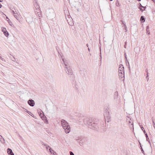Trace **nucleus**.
<instances>
[{
	"instance_id": "48",
	"label": "nucleus",
	"mask_w": 155,
	"mask_h": 155,
	"mask_svg": "<svg viewBox=\"0 0 155 155\" xmlns=\"http://www.w3.org/2000/svg\"><path fill=\"white\" fill-rule=\"evenodd\" d=\"M86 46H87V47H88V44H86Z\"/></svg>"
},
{
	"instance_id": "14",
	"label": "nucleus",
	"mask_w": 155,
	"mask_h": 155,
	"mask_svg": "<svg viewBox=\"0 0 155 155\" xmlns=\"http://www.w3.org/2000/svg\"><path fill=\"white\" fill-rule=\"evenodd\" d=\"M34 6L36 8V10H38V9H40V7L39 5H38L36 2L34 4Z\"/></svg>"
},
{
	"instance_id": "50",
	"label": "nucleus",
	"mask_w": 155,
	"mask_h": 155,
	"mask_svg": "<svg viewBox=\"0 0 155 155\" xmlns=\"http://www.w3.org/2000/svg\"><path fill=\"white\" fill-rule=\"evenodd\" d=\"M138 1H140L141 0H137Z\"/></svg>"
},
{
	"instance_id": "5",
	"label": "nucleus",
	"mask_w": 155,
	"mask_h": 155,
	"mask_svg": "<svg viewBox=\"0 0 155 155\" xmlns=\"http://www.w3.org/2000/svg\"><path fill=\"white\" fill-rule=\"evenodd\" d=\"M119 74H122V76H124V68L122 64H120L119 66L118 69Z\"/></svg>"
},
{
	"instance_id": "41",
	"label": "nucleus",
	"mask_w": 155,
	"mask_h": 155,
	"mask_svg": "<svg viewBox=\"0 0 155 155\" xmlns=\"http://www.w3.org/2000/svg\"><path fill=\"white\" fill-rule=\"evenodd\" d=\"M143 131L144 132V133L145 134V135H146V134H147V133H146V132L145 131V130H144Z\"/></svg>"
},
{
	"instance_id": "25",
	"label": "nucleus",
	"mask_w": 155,
	"mask_h": 155,
	"mask_svg": "<svg viewBox=\"0 0 155 155\" xmlns=\"http://www.w3.org/2000/svg\"><path fill=\"white\" fill-rule=\"evenodd\" d=\"M116 5L117 6H120L119 2L118 0H117L116 1Z\"/></svg>"
},
{
	"instance_id": "55",
	"label": "nucleus",
	"mask_w": 155,
	"mask_h": 155,
	"mask_svg": "<svg viewBox=\"0 0 155 155\" xmlns=\"http://www.w3.org/2000/svg\"><path fill=\"white\" fill-rule=\"evenodd\" d=\"M6 18L8 19V18L7 17H6Z\"/></svg>"
},
{
	"instance_id": "10",
	"label": "nucleus",
	"mask_w": 155,
	"mask_h": 155,
	"mask_svg": "<svg viewBox=\"0 0 155 155\" xmlns=\"http://www.w3.org/2000/svg\"><path fill=\"white\" fill-rule=\"evenodd\" d=\"M40 9H38V10L35 11L36 15L39 18H40V17L41 16V13Z\"/></svg>"
},
{
	"instance_id": "19",
	"label": "nucleus",
	"mask_w": 155,
	"mask_h": 155,
	"mask_svg": "<svg viewBox=\"0 0 155 155\" xmlns=\"http://www.w3.org/2000/svg\"><path fill=\"white\" fill-rule=\"evenodd\" d=\"M145 136L147 140L148 141V142L150 143V141L149 138L148 137V135H147V134H146Z\"/></svg>"
},
{
	"instance_id": "46",
	"label": "nucleus",
	"mask_w": 155,
	"mask_h": 155,
	"mask_svg": "<svg viewBox=\"0 0 155 155\" xmlns=\"http://www.w3.org/2000/svg\"><path fill=\"white\" fill-rule=\"evenodd\" d=\"M152 1H153L154 3H155V0H151Z\"/></svg>"
},
{
	"instance_id": "42",
	"label": "nucleus",
	"mask_w": 155,
	"mask_h": 155,
	"mask_svg": "<svg viewBox=\"0 0 155 155\" xmlns=\"http://www.w3.org/2000/svg\"><path fill=\"white\" fill-rule=\"evenodd\" d=\"M2 137L0 135V139H2Z\"/></svg>"
},
{
	"instance_id": "54",
	"label": "nucleus",
	"mask_w": 155,
	"mask_h": 155,
	"mask_svg": "<svg viewBox=\"0 0 155 155\" xmlns=\"http://www.w3.org/2000/svg\"><path fill=\"white\" fill-rule=\"evenodd\" d=\"M113 0H110V1H113Z\"/></svg>"
},
{
	"instance_id": "1",
	"label": "nucleus",
	"mask_w": 155,
	"mask_h": 155,
	"mask_svg": "<svg viewBox=\"0 0 155 155\" xmlns=\"http://www.w3.org/2000/svg\"><path fill=\"white\" fill-rule=\"evenodd\" d=\"M84 122L89 128L92 129L96 130L98 128L99 122L98 121L86 118L84 120Z\"/></svg>"
},
{
	"instance_id": "27",
	"label": "nucleus",
	"mask_w": 155,
	"mask_h": 155,
	"mask_svg": "<svg viewBox=\"0 0 155 155\" xmlns=\"http://www.w3.org/2000/svg\"><path fill=\"white\" fill-rule=\"evenodd\" d=\"M6 31V28H2V32H3L5 31Z\"/></svg>"
},
{
	"instance_id": "33",
	"label": "nucleus",
	"mask_w": 155,
	"mask_h": 155,
	"mask_svg": "<svg viewBox=\"0 0 155 155\" xmlns=\"http://www.w3.org/2000/svg\"><path fill=\"white\" fill-rule=\"evenodd\" d=\"M8 22L9 23V24L11 25V24L12 23L9 20L8 21Z\"/></svg>"
},
{
	"instance_id": "40",
	"label": "nucleus",
	"mask_w": 155,
	"mask_h": 155,
	"mask_svg": "<svg viewBox=\"0 0 155 155\" xmlns=\"http://www.w3.org/2000/svg\"><path fill=\"white\" fill-rule=\"evenodd\" d=\"M124 56H125V59L127 60L126 53L124 54Z\"/></svg>"
},
{
	"instance_id": "11",
	"label": "nucleus",
	"mask_w": 155,
	"mask_h": 155,
	"mask_svg": "<svg viewBox=\"0 0 155 155\" xmlns=\"http://www.w3.org/2000/svg\"><path fill=\"white\" fill-rule=\"evenodd\" d=\"M75 140L77 141L78 142H79V143L80 145H81L80 144L81 142H82L83 139L82 138V137H77L75 138Z\"/></svg>"
},
{
	"instance_id": "7",
	"label": "nucleus",
	"mask_w": 155,
	"mask_h": 155,
	"mask_svg": "<svg viewBox=\"0 0 155 155\" xmlns=\"http://www.w3.org/2000/svg\"><path fill=\"white\" fill-rule=\"evenodd\" d=\"M47 17L50 18H52L54 15V13L53 10H49L46 13Z\"/></svg>"
},
{
	"instance_id": "13",
	"label": "nucleus",
	"mask_w": 155,
	"mask_h": 155,
	"mask_svg": "<svg viewBox=\"0 0 155 155\" xmlns=\"http://www.w3.org/2000/svg\"><path fill=\"white\" fill-rule=\"evenodd\" d=\"M127 122H128L129 124V125H131L133 126V123L131 119L130 118L128 117V119H127Z\"/></svg>"
},
{
	"instance_id": "52",
	"label": "nucleus",
	"mask_w": 155,
	"mask_h": 155,
	"mask_svg": "<svg viewBox=\"0 0 155 155\" xmlns=\"http://www.w3.org/2000/svg\"><path fill=\"white\" fill-rule=\"evenodd\" d=\"M129 69L130 70V67H129Z\"/></svg>"
},
{
	"instance_id": "29",
	"label": "nucleus",
	"mask_w": 155,
	"mask_h": 155,
	"mask_svg": "<svg viewBox=\"0 0 155 155\" xmlns=\"http://www.w3.org/2000/svg\"><path fill=\"white\" fill-rule=\"evenodd\" d=\"M26 20L27 21H28V22H30L32 21H30L29 20V18H27V19H26Z\"/></svg>"
},
{
	"instance_id": "47",
	"label": "nucleus",
	"mask_w": 155,
	"mask_h": 155,
	"mask_svg": "<svg viewBox=\"0 0 155 155\" xmlns=\"http://www.w3.org/2000/svg\"><path fill=\"white\" fill-rule=\"evenodd\" d=\"M88 51H90V49L89 48H88Z\"/></svg>"
},
{
	"instance_id": "12",
	"label": "nucleus",
	"mask_w": 155,
	"mask_h": 155,
	"mask_svg": "<svg viewBox=\"0 0 155 155\" xmlns=\"http://www.w3.org/2000/svg\"><path fill=\"white\" fill-rule=\"evenodd\" d=\"M7 152L9 155H14L13 153L12 150L10 148H8L7 150Z\"/></svg>"
},
{
	"instance_id": "3",
	"label": "nucleus",
	"mask_w": 155,
	"mask_h": 155,
	"mask_svg": "<svg viewBox=\"0 0 155 155\" xmlns=\"http://www.w3.org/2000/svg\"><path fill=\"white\" fill-rule=\"evenodd\" d=\"M104 116L105 121H106L107 120V122H109L110 120V116L109 110L108 107H106L104 108Z\"/></svg>"
},
{
	"instance_id": "2",
	"label": "nucleus",
	"mask_w": 155,
	"mask_h": 155,
	"mask_svg": "<svg viewBox=\"0 0 155 155\" xmlns=\"http://www.w3.org/2000/svg\"><path fill=\"white\" fill-rule=\"evenodd\" d=\"M61 122L62 127L66 133H69L70 131V127L68 123L64 120H62Z\"/></svg>"
},
{
	"instance_id": "45",
	"label": "nucleus",
	"mask_w": 155,
	"mask_h": 155,
	"mask_svg": "<svg viewBox=\"0 0 155 155\" xmlns=\"http://www.w3.org/2000/svg\"><path fill=\"white\" fill-rule=\"evenodd\" d=\"M2 6V5L0 3V8H1Z\"/></svg>"
},
{
	"instance_id": "49",
	"label": "nucleus",
	"mask_w": 155,
	"mask_h": 155,
	"mask_svg": "<svg viewBox=\"0 0 155 155\" xmlns=\"http://www.w3.org/2000/svg\"><path fill=\"white\" fill-rule=\"evenodd\" d=\"M3 0H0V2H2L3 1Z\"/></svg>"
},
{
	"instance_id": "4",
	"label": "nucleus",
	"mask_w": 155,
	"mask_h": 155,
	"mask_svg": "<svg viewBox=\"0 0 155 155\" xmlns=\"http://www.w3.org/2000/svg\"><path fill=\"white\" fill-rule=\"evenodd\" d=\"M118 93L117 91L114 92V99L115 102L118 104H119L120 102V99L118 97Z\"/></svg>"
},
{
	"instance_id": "15",
	"label": "nucleus",
	"mask_w": 155,
	"mask_h": 155,
	"mask_svg": "<svg viewBox=\"0 0 155 155\" xmlns=\"http://www.w3.org/2000/svg\"><path fill=\"white\" fill-rule=\"evenodd\" d=\"M9 9L12 11V14H15V11L13 9H14L15 10V9L14 7H9Z\"/></svg>"
},
{
	"instance_id": "43",
	"label": "nucleus",
	"mask_w": 155,
	"mask_h": 155,
	"mask_svg": "<svg viewBox=\"0 0 155 155\" xmlns=\"http://www.w3.org/2000/svg\"><path fill=\"white\" fill-rule=\"evenodd\" d=\"M125 60L126 61V62H128V65H129V63L128 61L127 60H126V59H125Z\"/></svg>"
},
{
	"instance_id": "23",
	"label": "nucleus",
	"mask_w": 155,
	"mask_h": 155,
	"mask_svg": "<svg viewBox=\"0 0 155 155\" xmlns=\"http://www.w3.org/2000/svg\"><path fill=\"white\" fill-rule=\"evenodd\" d=\"M0 140H1V142L2 143H5V141L4 139L3 138H2V139H1Z\"/></svg>"
},
{
	"instance_id": "53",
	"label": "nucleus",
	"mask_w": 155,
	"mask_h": 155,
	"mask_svg": "<svg viewBox=\"0 0 155 155\" xmlns=\"http://www.w3.org/2000/svg\"><path fill=\"white\" fill-rule=\"evenodd\" d=\"M148 75H147V76L146 77V78H147V77H148Z\"/></svg>"
},
{
	"instance_id": "28",
	"label": "nucleus",
	"mask_w": 155,
	"mask_h": 155,
	"mask_svg": "<svg viewBox=\"0 0 155 155\" xmlns=\"http://www.w3.org/2000/svg\"><path fill=\"white\" fill-rule=\"evenodd\" d=\"M119 77H120V78L122 79L123 78H124V75L123 76H122V74H119Z\"/></svg>"
},
{
	"instance_id": "31",
	"label": "nucleus",
	"mask_w": 155,
	"mask_h": 155,
	"mask_svg": "<svg viewBox=\"0 0 155 155\" xmlns=\"http://www.w3.org/2000/svg\"><path fill=\"white\" fill-rule=\"evenodd\" d=\"M153 127H154V128L155 129V124L153 121Z\"/></svg>"
},
{
	"instance_id": "20",
	"label": "nucleus",
	"mask_w": 155,
	"mask_h": 155,
	"mask_svg": "<svg viewBox=\"0 0 155 155\" xmlns=\"http://www.w3.org/2000/svg\"><path fill=\"white\" fill-rule=\"evenodd\" d=\"M140 10L142 11L143 12V9L141 8H143V6L141 5L140 3Z\"/></svg>"
},
{
	"instance_id": "30",
	"label": "nucleus",
	"mask_w": 155,
	"mask_h": 155,
	"mask_svg": "<svg viewBox=\"0 0 155 155\" xmlns=\"http://www.w3.org/2000/svg\"><path fill=\"white\" fill-rule=\"evenodd\" d=\"M69 153L70 155H74V153L72 151H70Z\"/></svg>"
},
{
	"instance_id": "8",
	"label": "nucleus",
	"mask_w": 155,
	"mask_h": 155,
	"mask_svg": "<svg viewBox=\"0 0 155 155\" xmlns=\"http://www.w3.org/2000/svg\"><path fill=\"white\" fill-rule=\"evenodd\" d=\"M28 103L30 106L31 107L34 106L35 104L34 101L32 99L29 100L28 101Z\"/></svg>"
},
{
	"instance_id": "34",
	"label": "nucleus",
	"mask_w": 155,
	"mask_h": 155,
	"mask_svg": "<svg viewBox=\"0 0 155 155\" xmlns=\"http://www.w3.org/2000/svg\"><path fill=\"white\" fill-rule=\"evenodd\" d=\"M124 28H125V29L126 30V31L125 32H126L127 31V30H126V28H127L126 25H125V24H124Z\"/></svg>"
},
{
	"instance_id": "51",
	"label": "nucleus",
	"mask_w": 155,
	"mask_h": 155,
	"mask_svg": "<svg viewBox=\"0 0 155 155\" xmlns=\"http://www.w3.org/2000/svg\"><path fill=\"white\" fill-rule=\"evenodd\" d=\"M0 59H1V58H2V57H1H1H0Z\"/></svg>"
},
{
	"instance_id": "35",
	"label": "nucleus",
	"mask_w": 155,
	"mask_h": 155,
	"mask_svg": "<svg viewBox=\"0 0 155 155\" xmlns=\"http://www.w3.org/2000/svg\"><path fill=\"white\" fill-rule=\"evenodd\" d=\"M53 155H58L55 152H54L53 153Z\"/></svg>"
},
{
	"instance_id": "16",
	"label": "nucleus",
	"mask_w": 155,
	"mask_h": 155,
	"mask_svg": "<svg viewBox=\"0 0 155 155\" xmlns=\"http://www.w3.org/2000/svg\"><path fill=\"white\" fill-rule=\"evenodd\" d=\"M14 14V16L15 17V18H16L18 20V14L17 13V12L15 11V14Z\"/></svg>"
},
{
	"instance_id": "44",
	"label": "nucleus",
	"mask_w": 155,
	"mask_h": 155,
	"mask_svg": "<svg viewBox=\"0 0 155 155\" xmlns=\"http://www.w3.org/2000/svg\"><path fill=\"white\" fill-rule=\"evenodd\" d=\"M143 8H144V10H143V11L144 10H145V8H146V7L143 6Z\"/></svg>"
},
{
	"instance_id": "22",
	"label": "nucleus",
	"mask_w": 155,
	"mask_h": 155,
	"mask_svg": "<svg viewBox=\"0 0 155 155\" xmlns=\"http://www.w3.org/2000/svg\"><path fill=\"white\" fill-rule=\"evenodd\" d=\"M49 152L51 153V154H53L54 152V150H53L51 149V148H50L49 149Z\"/></svg>"
},
{
	"instance_id": "6",
	"label": "nucleus",
	"mask_w": 155,
	"mask_h": 155,
	"mask_svg": "<svg viewBox=\"0 0 155 155\" xmlns=\"http://www.w3.org/2000/svg\"><path fill=\"white\" fill-rule=\"evenodd\" d=\"M66 73L70 76L73 75V72L71 69V66H69L68 67H66L65 68Z\"/></svg>"
},
{
	"instance_id": "17",
	"label": "nucleus",
	"mask_w": 155,
	"mask_h": 155,
	"mask_svg": "<svg viewBox=\"0 0 155 155\" xmlns=\"http://www.w3.org/2000/svg\"><path fill=\"white\" fill-rule=\"evenodd\" d=\"M140 21L142 22H143L145 21V18L143 17V16H141L140 17Z\"/></svg>"
},
{
	"instance_id": "26",
	"label": "nucleus",
	"mask_w": 155,
	"mask_h": 155,
	"mask_svg": "<svg viewBox=\"0 0 155 155\" xmlns=\"http://www.w3.org/2000/svg\"><path fill=\"white\" fill-rule=\"evenodd\" d=\"M100 59H101V58H102V57H101V48L100 47Z\"/></svg>"
},
{
	"instance_id": "18",
	"label": "nucleus",
	"mask_w": 155,
	"mask_h": 155,
	"mask_svg": "<svg viewBox=\"0 0 155 155\" xmlns=\"http://www.w3.org/2000/svg\"><path fill=\"white\" fill-rule=\"evenodd\" d=\"M3 33L4 35L6 37H8L9 35L7 31H5Z\"/></svg>"
},
{
	"instance_id": "37",
	"label": "nucleus",
	"mask_w": 155,
	"mask_h": 155,
	"mask_svg": "<svg viewBox=\"0 0 155 155\" xmlns=\"http://www.w3.org/2000/svg\"><path fill=\"white\" fill-rule=\"evenodd\" d=\"M141 129L143 130V131L144 130V127H141Z\"/></svg>"
},
{
	"instance_id": "24",
	"label": "nucleus",
	"mask_w": 155,
	"mask_h": 155,
	"mask_svg": "<svg viewBox=\"0 0 155 155\" xmlns=\"http://www.w3.org/2000/svg\"><path fill=\"white\" fill-rule=\"evenodd\" d=\"M43 145H44L45 146H46V149L47 150H48V148L49 147V148H50V146H48V145L46 144H44V143H43L42 144Z\"/></svg>"
},
{
	"instance_id": "39",
	"label": "nucleus",
	"mask_w": 155,
	"mask_h": 155,
	"mask_svg": "<svg viewBox=\"0 0 155 155\" xmlns=\"http://www.w3.org/2000/svg\"><path fill=\"white\" fill-rule=\"evenodd\" d=\"M12 60L13 61H15V59L14 57H13V59H12Z\"/></svg>"
},
{
	"instance_id": "36",
	"label": "nucleus",
	"mask_w": 155,
	"mask_h": 155,
	"mask_svg": "<svg viewBox=\"0 0 155 155\" xmlns=\"http://www.w3.org/2000/svg\"><path fill=\"white\" fill-rule=\"evenodd\" d=\"M126 44H127V42L126 41L125 42V45H124V47L125 48H126Z\"/></svg>"
},
{
	"instance_id": "21",
	"label": "nucleus",
	"mask_w": 155,
	"mask_h": 155,
	"mask_svg": "<svg viewBox=\"0 0 155 155\" xmlns=\"http://www.w3.org/2000/svg\"><path fill=\"white\" fill-rule=\"evenodd\" d=\"M67 21L68 22V23L69 24V25L72 26L73 25V23L72 22H69L68 21V20H67Z\"/></svg>"
},
{
	"instance_id": "32",
	"label": "nucleus",
	"mask_w": 155,
	"mask_h": 155,
	"mask_svg": "<svg viewBox=\"0 0 155 155\" xmlns=\"http://www.w3.org/2000/svg\"><path fill=\"white\" fill-rule=\"evenodd\" d=\"M140 147H141V151H142V153H143L144 154V151L143 150V149H142V147L141 146H140Z\"/></svg>"
},
{
	"instance_id": "38",
	"label": "nucleus",
	"mask_w": 155,
	"mask_h": 155,
	"mask_svg": "<svg viewBox=\"0 0 155 155\" xmlns=\"http://www.w3.org/2000/svg\"><path fill=\"white\" fill-rule=\"evenodd\" d=\"M121 21V22L123 24H124H124H125L124 23V21H122V20H121V21Z\"/></svg>"
},
{
	"instance_id": "9",
	"label": "nucleus",
	"mask_w": 155,
	"mask_h": 155,
	"mask_svg": "<svg viewBox=\"0 0 155 155\" xmlns=\"http://www.w3.org/2000/svg\"><path fill=\"white\" fill-rule=\"evenodd\" d=\"M62 61L65 65V68L66 67H68L69 66H71L70 64L66 60H65L64 58H62Z\"/></svg>"
}]
</instances>
